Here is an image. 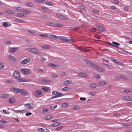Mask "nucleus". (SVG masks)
Segmentation results:
<instances>
[{"instance_id":"c03bdc74","label":"nucleus","mask_w":132,"mask_h":132,"mask_svg":"<svg viewBox=\"0 0 132 132\" xmlns=\"http://www.w3.org/2000/svg\"><path fill=\"white\" fill-rule=\"evenodd\" d=\"M15 10L21 12L22 11V8L20 7H18Z\"/></svg>"},{"instance_id":"49530a36","label":"nucleus","mask_w":132,"mask_h":132,"mask_svg":"<svg viewBox=\"0 0 132 132\" xmlns=\"http://www.w3.org/2000/svg\"><path fill=\"white\" fill-rule=\"evenodd\" d=\"M46 4L50 6H52L53 5V3L52 2H47L46 3Z\"/></svg>"},{"instance_id":"ea45409f","label":"nucleus","mask_w":132,"mask_h":132,"mask_svg":"<svg viewBox=\"0 0 132 132\" xmlns=\"http://www.w3.org/2000/svg\"><path fill=\"white\" fill-rule=\"evenodd\" d=\"M89 94L91 96H95L96 95V93L94 91H93L90 93Z\"/></svg>"},{"instance_id":"13d9d810","label":"nucleus","mask_w":132,"mask_h":132,"mask_svg":"<svg viewBox=\"0 0 132 132\" xmlns=\"http://www.w3.org/2000/svg\"><path fill=\"white\" fill-rule=\"evenodd\" d=\"M3 113L5 114H10V112L9 111L6 112L5 110H3Z\"/></svg>"},{"instance_id":"4c0bfd02","label":"nucleus","mask_w":132,"mask_h":132,"mask_svg":"<svg viewBox=\"0 0 132 132\" xmlns=\"http://www.w3.org/2000/svg\"><path fill=\"white\" fill-rule=\"evenodd\" d=\"M62 107H67L68 106V104L67 103H63L62 104Z\"/></svg>"},{"instance_id":"79ce46f5","label":"nucleus","mask_w":132,"mask_h":132,"mask_svg":"<svg viewBox=\"0 0 132 132\" xmlns=\"http://www.w3.org/2000/svg\"><path fill=\"white\" fill-rule=\"evenodd\" d=\"M28 31L29 33L32 35H35L36 34V32L34 31H31L30 30H28Z\"/></svg>"},{"instance_id":"e433bc0d","label":"nucleus","mask_w":132,"mask_h":132,"mask_svg":"<svg viewBox=\"0 0 132 132\" xmlns=\"http://www.w3.org/2000/svg\"><path fill=\"white\" fill-rule=\"evenodd\" d=\"M99 84L100 86H102L105 85V83L103 81H101L99 82Z\"/></svg>"},{"instance_id":"052dcab7","label":"nucleus","mask_w":132,"mask_h":132,"mask_svg":"<svg viewBox=\"0 0 132 132\" xmlns=\"http://www.w3.org/2000/svg\"><path fill=\"white\" fill-rule=\"evenodd\" d=\"M48 111V109L46 108L43 109V112L44 113H45Z\"/></svg>"},{"instance_id":"f03ea898","label":"nucleus","mask_w":132,"mask_h":132,"mask_svg":"<svg viewBox=\"0 0 132 132\" xmlns=\"http://www.w3.org/2000/svg\"><path fill=\"white\" fill-rule=\"evenodd\" d=\"M85 61L87 64L91 66L92 67L98 70L99 71H101L102 72H103L102 68L97 65L96 64H93L91 61L88 60L86 59Z\"/></svg>"},{"instance_id":"39448f33","label":"nucleus","mask_w":132,"mask_h":132,"mask_svg":"<svg viewBox=\"0 0 132 132\" xmlns=\"http://www.w3.org/2000/svg\"><path fill=\"white\" fill-rule=\"evenodd\" d=\"M29 50L32 53L37 54H40L41 53L40 51L34 48H30Z\"/></svg>"},{"instance_id":"a211bd4d","label":"nucleus","mask_w":132,"mask_h":132,"mask_svg":"<svg viewBox=\"0 0 132 132\" xmlns=\"http://www.w3.org/2000/svg\"><path fill=\"white\" fill-rule=\"evenodd\" d=\"M50 38L52 39H56L57 38V37L55 35H51L50 36Z\"/></svg>"},{"instance_id":"ddd939ff","label":"nucleus","mask_w":132,"mask_h":132,"mask_svg":"<svg viewBox=\"0 0 132 132\" xmlns=\"http://www.w3.org/2000/svg\"><path fill=\"white\" fill-rule=\"evenodd\" d=\"M79 75L82 78L87 77L88 76V75L83 72H80L79 74Z\"/></svg>"},{"instance_id":"473e14b6","label":"nucleus","mask_w":132,"mask_h":132,"mask_svg":"<svg viewBox=\"0 0 132 132\" xmlns=\"http://www.w3.org/2000/svg\"><path fill=\"white\" fill-rule=\"evenodd\" d=\"M50 48V46L48 45H46L43 46V48L44 49H48Z\"/></svg>"},{"instance_id":"f257e3e1","label":"nucleus","mask_w":132,"mask_h":132,"mask_svg":"<svg viewBox=\"0 0 132 132\" xmlns=\"http://www.w3.org/2000/svg\"><path fill=\"white\" fill-rule=\"evenodd\" d=\"M13 76L19 82L28 81L25 79H23L21 77L20 75V73L18 71H14L13 73Z\"/></svg>"},{"instance_id":"c9c22d12","label":"nucleus","mask_w":132,"mask_h":132,"mask_svg":"<svg viewBox=\"0 0 132 132\" xmlns=\"http://www.w3.org/2000/svg\"><path fill=\"white\" fill-rule=\"evenodd\" d=\"M13 110L14 112L16 113H21V110Z\"/></svg>"},{"instance_id":"a878e982","label":"nucleus","mask_w":132,"mask_h":132,"mask_svg":"<svg viewBox=\"0 0 132 132\" xmlns=\"http://www.w3.org/2000/svg\"><path fill=\"white\" fill-rule=\"evenodd\" d=\"M16 16L17 17L21 18L24 16V14L22 13H18L16 14Z\"/></svg>"},{"instance_id":"9b49d317","label":"nucleus","mask_w":132,"mask_h":132,"mask_svg":"<svg viewBox=\"0 0 132 132\" xmlns=\"http://www.w3.org/2000/svg\"><path fill=\"white\" fill-rule=\"evenodd\" d=\"M42 93L41 91L38 90L35 92L34 95L35 96L38 97L40 95H41Z\"/></svg>"},{"instance_id":"2f4dec72","label":"nucleus","mask_w":132,"mask_h":132,"mask_svg":"<svg viewBox=\"0 0 132 132\" xmlns=\"http://www.w3.org/2000/svg\"><path fill=\"white\" fill-rule=\"evenodd\" d=\"M62 90L63 91H66L68 90V89L67 86H65L62 88Z\"/></svg>"},{"instance_id":"1a4fd4ad","label":"nucleus","mask_w":132,"mask_h":132,"mask_svg":"<svg viewBox=\"0 0 132 132\" xmlns=\"http://www.w3.org/2000/svg\"><path fill=\"white\" fill-rule=\"evenodd\" d=\"M8 58L9 60L12 61H15L16 60V59L15 57L11 55H8Z\"/></svg>"},{"instance_id":"8fccbe9b","label":"nucleus","mask_w":132,"mask_h":132,"mask_svg":"<svg viewBox=\"0 0 132 132\" xmlns=\"http://www.w3.org/2000/svg\"><path fill=\"white\" fill-rule=\"evenodd\" d=\"M2 24L4 26L6 27H7L8 26V24H7V23L6 22H3V23Z\"/></svg>"},{"instance_id":"7ed1b4c3","label":"nucleus","mask_w":132,"mask_h":132,"mask_svg":"<svg viewBox=\"0 0 132 132\" xmlns=\"http://www.w3.org/2000/svg\"><path fill=\"white\" fill-rule=\"evenodd\" d=\"M12 90L15 92L17 93H19L22 94L27 95V92L25 90L20 89L18 88L13 87Z\"/></svg>"},{"instance_id":"412c9836","label":"nucleus","mask_w":132,"mask_h":132,"mask_svg":"<svg viewBox=\"0 0 132 132\" xmlns=\"http://www.w3.org/2000/svg\"><path fill=\"white\" fill-rule=\"evenodd\" d=\"M45 25L46 26H54V24L53 23L49 22L46 23L45 24Z\"/></svg>"},{"instance_id":"864d4df0","label":"nucleus","mask_w":132,"mask_h":132,"mask_svg":"<svg viewBox=\"0 0 132 132\" xmlns=\"http://www.w3.org/2000/svg\"><path fill=\"white\" fill-rule=\"evenodd\" d=\"M64 83L66 85H69L70 84V81L68 80H67L65 81L64 82Z\"/></svg>"},{"instance_id":"aec40b11","label":"nucleus","mask_w":132,"mask_h":132,"mask_svg":"<svg viewBox=\"0 0 132 132\" xmlns=\"http://www.w3.org/2000/svg\"><path fill=\"white\" fill-rule=\"evenodd\" d=\"M16 50L17 48H11L9 51V52L10 53H14L16 51Z\"/></svg>"},{"instance_id":"0e129e2a","label":"nucleus","mask_w":132,"mask_h":132,"mask_svg":"<svg viewBox=\"0 0 132 132\" xmlns=\"http://www.w3.org/2000/svg\"><path fill=\"white\" fill-rule=\"evenodd\" d=\"M80 99L81 101H85L86 100V98L85 97H80Z\"/></svg>"},{"instance_id":"774afa93","label":"nucleus","mask_w":132,"mask_h":132,"mask_svg":"<svg viewBox=\"0 0 132 132\" xmlns=\"http://www.w3.org/2000/svg\"><path fill=\"white\" fill-rule=\"evenodd\" d=\"M32 114V113L31 112H28L26 113V115L27 116H30Z\"/></svg>"},{"instance_id":"4468645a","label":"nucleus","mask_w":132,"mask_h":132,"mask_svg":"<svg viewBox=\"0 0 132 132\" xmlns=\"http://www.w3.org/2000/svg\"><path fill=\"white\" fill-rule=\"evenodd\" d=\"M61 124V123L59 122H55L54 123H52L50 125V126L51 127H54L60 125Z\"/></svg>"},{"instance_id":"3c124183","label":"nucleus","mask_w":132,"mask_h":132,"mask_svg":"<svg viewBox=\"0 0 132 132\" xmlns=\"http://www.w3.org/2000/svg\"><path fill=\"white\" fill-rule=\"evenodd\" d=\"M41 8L42 9L45 10H48V9L45 6H43L41 7Z\"/></svg>"},{"instance_id":"f8f14e48","label":"nucleus","mask_w":132,"mask_h":132,"mask_svg":"<svg viewBox=\"0 0 132 132\" xmlns=\"http://www.w3.org/2000/svg\"><path fill=\"white\" fill-rule=\"evenodd\" d=\"M98 85L97 84L95 83H93L90 84L89 86V88H94L97 87Z\"/></svg>"},{"instance_id":"c756f323","label":"nucleus","mask_w":132,"mask_h":132,"mask_svg":"<svg viewBox=\"0 0 132 132\" xmlns=\"http://www.w3.org/2000/svg\"><path fill=\"white\" fill-rule=\"evenodd\" d=\"M59 38L62 41L65 42L66 39L65 37L62 36H59Z\"/></svg>"},{"instance_id":"0eeeda50","label":"nucleus","mask_w":132,"mask_h":132,"mask_svg":"<svg viewBox=\"0 0 132 132\" xmlns=\"http://www.w3.org/2000/svg\"><path fill=\"white\" fill-rule=\"evenodd\" d=\"M122 99L124 100L127 101H132V97L129 96H126L122 97Z\"/></svg>"},{"instance_id":"c85d7f7f","label":"nucleus","mask_w":132,"mask_h":132,"mask_svg":"<svg viewBox=\"0 0 132 132\" xmlns=\"http://www.w3.org/2000/svg\"><path fill=\"white\" fill-rule=\"evenodd\" d=\"M124 92L127 93H132V90L130 89H128L124 90Z\"/></svg>"},{"instance_id":"bf43d9fd","label":"nucleus","mask_w":132,"mask_h":132,"mask_svg":"<svg viewBox=\"0 0 132 132\" xmlns=\"http://www.w3.org/2000/svg\"><path fill=\"white\" fill-rule=\"evenodd\" d=\"M97 29L96 28H92L91 29V30L93 32H95L96 31Z\"/></svg>"},{"instance_id":"4d7b16f0","label":"nucleus","mask_w":132,"mask_h":132,"mask_svg":"<svg viewBox=\"0 0 132 132\" xmlns=\"http://www.w3.org/2000/svg\"><path fill=\"white\" fill-rule=\"evenodd\" d=\"M63 128L62 126H60L59 127H57L56 128V130H60L62 129Z\"/></svg>"},{"instance_id":"6e6552de","label":"nucleus","mask_w":132,"mask_h":132,"mask_svg":"<svg viewBox=\"0 0 132 132\" xmlns=\"http://www.w3.org/2000/svg\"><path fill=\"white\" fill-rule=\"evenodd\" d=\"M30 61V59L26 58L22 61L21 62V63L23 64H26L29 63Z\"/></svg>"},{"instance_id":"7c9ffc66","label":"nucleus","mask_w":132,"mask_h":132,"mask_svg":"<svg viewBox=\"0 0 132 132\" xmlns=\"http://www.w3.org/2000/svg\"><path fill=\"white\" fill-rule=\"evenodd\" d=\"M8 96V95L6 94H2L1 96V97L3 98H7Z\"/></svg>"},{"instance_id":"37998d69","label":"nucleus","mask_w":132,"mask_h":132,"mask_svg":"<svg viewBox=\"0 0 132 132\" xmlns=\"http://www.w3.org/2000/svg\"><path fill=\"white\" fill-rule=\"evenodd\" d=\"M23 12L25 13L26 14H30L31 13V11L30 10H24L23 11Z\"/></svg>"},{"instance_id":"e2e57ef3","label":"nucleus","mask_w":132,"mask_h":132,"mask_svg":"<svg viewBox=\"0 0 132 132\" xmlns=\"http://www.w3.org/2000/svg\"><path fill=\"white\" fill-rule=\"evenodd\" d=\"M0 122L1 123H7V121H5L3 119H1V120Z\"/></svg>"},{"instance_id":"603ef678","label":"nucleus","mask_w":132,"mask_h":132,"mask_svg":"<svg viewBox=\"0 0 132 132\" xmlns=\"http://www.w3.org/2000/svg\"><path fill=\"white\" fill-rule=\"evenodd\" d=\"M42 88L46 92H48L49 90L48 88L46 87H44L43 88Z\"/></svg>"},{"instance_id":"20e7f679","label":"nucleus","mask_w":132,"mask_h":132,"mask_svg":"<svg viewBox=\"0 0 132 132\" xmlns=\"http://www.w3.org/2000/svg\"><path fill=\"white\" fill-rule=\"evenodd\" d=\"M52 93L53 95L57 97L62 96L64 95L63 93H61L59 92L55 91H53Z\"/></svg>"},{"instance_id":"a18cd8bd","label":"nucleus","mask_w":132,"mask_h":132,"mask_svg":"<svg viewBox=\"0 0 132 132\" xmlns=\"http://www.w3.org/2000/svg\"><path fill=\"white\" fill-rule=\"evenodd\" d=\"M38 130L39 131H40L42 132H44L45 129L43 128H38Z\"/></svg>"},{"instance_id":"6e6d98bb","label":"nucleus","mask_w":132,"mask_h":132,"mask_svg":"<svg viewBox=\"0 0 132 132\" xmlns=\"http://www.w3.org/2000/svg\"><path fill=\"white\" fill-rule=\"evenodd\" d=\"M36 1L38 3H43L44 2L45 0H36Z\"/></svg>"},{"instance_id":"09e8293b","label":"nucleus","mask_w":132,"mask_h":132,"mask_svg":"<svg viewBox=\"0 0 132 132\" xmlns=\"http://www.w3.org/2000/svg\"><path fill=\"white\" fill-rule=\"evenodd\" d=\"M60 19H61L63 20H68L67 18L65 16H64L61 15V17L60 18Z\"/></svg>"},{"instance_id":"dca6fc26","label":"nucleus","mask_w":132,"mask_h":132,"mask_svg":"<svg viewBox=\"0 0 132 132\" xmlns=\"http://www.w3.org/2000/svg\"><path fill=\"white\" fill-rule=\"evenodd\" d=\"M48 65L50 67H52L53 68L57 67L59 66V65L57 64H54L52 63H50L48 64Z\"/></svg>"},{"instance_id":"5701e85b","label":"nucleus","mask_w":132,"mask_h":132,"mask_svg":"<svg viewBox=\"0 0 132 132\" xmlns=\"http://www.w3.org/2000/svg\"><path fill=\"white\" fill-rule=\"evenodd\" d=\"M42 81H44L46 84H49L51 83V81L50 80L42 79Z\"/></svg>"},{"instance_id":"69168bd1","label":"nucleus","mask_w":132,"mask_h":132,"mask_svg":"<svg viewBox=\"0 0 132 132\" xmlns=\"http://www.w3.org/2000/svg\"><path fill=\"white\" fill-rule=\"evenodd\" d=\"M26 5L28 6H31L32 5V4L31 3H27Z\"/></svg>"},{"instance_id":"9d476101","label":"nucleus","mask_w":132,"mask_h":132,"mask_svg":"<svg viewBox=\"0 0 132 132\" xmlns=\"http://www.w3.org/2000/svg\"><path fill=\"white\" fill-rule=\"evenodd\" d=\"M95 25L98 28L99 31L101 32H104L105 31L104 28L101 25L98 24H96Z\"/></svg>"},{"instance_id":"6ab92c4d","label":"nucleus","mask_w":132,"mask_h":132,"mask_svg":"<svg viewBox=\"0 0 132 132\" xmlns=\"http://www.w3.org/2000/svg\"><path fill=\"white\" fill-rule=\"evenodd\" d=\"M79 50L80 51H82L84 52H88L89 51V50L86 49L85 48L82 47H80L79 48Z\"/></svg>"},{"instance_id":"680f3d73","label":"nucleus","mask_w":132,"mask_h":132,"mask_svg":"<svg viewBox=\"0 0 132 132\" xmlns=\"http://www.w3.org/2000/svg\"><path fill=\"white\" fill-rule=\"evenodd\" d=\"M11 43V41L9 40H7L5 42V43L7 45L10 44Z\"/></svg>"},{"instance_id":"4be33fe9","label":"nucleus","mask_w":132,"mask_h":132,"mask_svg":"<svg viewBox=\"0 0 132 132\" xmlns=\"http://www.w3.org/2000/svg\"><path fill=\"white\" fill-rule=\"evenodd\" d=\"M120 77L121 78L125 79L126 80H128V78L125 75H121L120 76Z\"/></svg>"},{"instance_id":"393cba45","label":"nucleus","mask_w":132,"mask_h":132,"mask_svg":"<svg viewBox=\"0 0 132 132\" xmlns=\"http://www.w3.org/2000/svg\"><path fill=\"white\" fill-rule=\"evenodd\" d=\"M24 105L27 106L28 109H32L33 108V106L30 104H26Z\"/></svg>"},{"instance_id":"72a5a7b5","label":"nucleus","mask_w":132,"mask_h":132,"mask_svg":"<svg viewBox=\"0 0 132 132\" xmlns=\"http://www.w3.org/2000/svg\"><path fill=\"white\" fill-rule=\"evenodd\" d=\"M111 60L114 63L116 64L118 63V60H117L115 59H111Z\"/></svg>"},{"instance_id":"338daca9","label":"nucleus","mask_w":132,"mask_h":132,"mask_svg":"<svg viewBox=\"0 0 132 132\" xmlns=\"http://www.w3.org/2000/svg\"><path fill=\"white\" fill-rule=\"evenodd\" d=\"M71 42V40L70 39H66L65 42L70 43Z\"/></svg>"},{"instance_id":"f704fd0d","label":"nucleus","mask_w":132,"mask_h":132,"mask_svg":"<svg viewBox=\"0 0 132 132\" xmlns=\"http://www.w3.org/2000/svg\"><path fill=\"white\" fill-rule=\"evenodd\" d=\"M39 35L42 37H47L48 36V35L47 34H40Z\"/></svg>"},{"instance_id":"bb28decb","label":"nucleus","mask_w":132,"mask_h":132,"mask_svg":"<svg viewBox=\"0 0 132 132\" xmlns=\"http://www.w3.org/2000/svg\"><path fill=\"white\" fill-rule=\"evenodd\" d=\"M53 116L52 115H49L45 117V119L46 120H49L52 118Z\"/></svg>"},{"instance_id":"2eb2a0df","label":"nucleus","mask_w":132,"mask_h":132,"mask_svg":"<svg viewBox=\"0 0 132 132\" xmlns=\"http://www.w3.org/2000/svg\"><path fill=\"white\" fill-rule=\"evenodd\" d=\"M8 101L10 103L12 104L15 102V100L14 98H11L9 99Z\"/></svg>"},{"instance_id":"cd10ccee","label":"nucleus","mask_w":132,"mask_h":132,"mask_svg":"<svg viewBox=\"0 0 132 132\" xmlns=\"http://www.w3.org/2000/svg\"><path fill=\"white\" fill-rule=\"evenodd\" d=\"M6 12L8 13L11 14H15L14 12L12 11L11 10H8Z\"/></svg>"},{"instance_id":"423d86ee","label":"nucleus","mask_w":132,"mask_h":132,"mask_svg":"<svg viewBox=\"0 0 132 132\" xmlns=\"http://www.w3.org/2000/svg\"><path fill=\"white\" fill-rule=\"evenodd\" d=\"M21 71L22 73L25 74H27L31 72V71L28 69H21Z\"/></svg>"},{"instance_id":"58836bf2","label":"nucleus","mask_w":132,"mask_h":132,"mask_svg":"<svg viewBox=\"0 0 132 132\" xmlns=\"http://www.w3.org/2000/svg\"><path fill=\"white\" fill-rule=\"evenodd\" d=\"M71 29L75 30H78L79 29V28L77 27H73L71 28Z\"/></svg>"},{"instance_id":"b1692460","label":"nucleus","mask_w":132,"mask_h":132,"mask_svg":"<svg viewBox=\"0 0 132 132\" xmlns=\"http://www.w3.org/2000/svg\"><path fill=\"white\" fill-rule=\"evenodd\" d=\"M14 21L16 22H18L20 23H22L23 22V21L20 19H16L14 20Z\"/></svg>"},{"instance_id":"de8ad7c7","label":"nucleus","mask_w":132,"mask_h":132,"mask_svg":"<svg viewBox=\"0 0 132 132\" xmlns=\"http://www.w3.org/2000/svg\"><path fill=\"white\" fill-rule=\"evenodd\" d=\"M57 106L56 105L52 106L50 107V109H54L57 108Z\"/></svg>"},{"instance_id":"f3484780","label":"nucleus","mask_w":132,"mask_h":132,"mask_svg":"<svg viewBox=\"0 0 132 132\" xmlns=\"http://www.w3.org/2000/svg\"><path fill=\"white\" fill-rule=\"evenodd\" d=\"M112 43L113 44V46L114 47L117 48L118 47H117V46L120 45V44L116 42H113Z\"/></svg>"},{"instance_id":"a19ab883","label":"nucleus","mask_w":132,"mask_h":132,"mask_svg":"<svg viewBox=\"0 0 132 132\" xmlns=\"http://www.w3.org/2000/svg\"><path fill=\"white\" fill-rule=\"evenodd\" d=\"M54 26L55 27H61L62 26V24L60 23H57L55 24Z\"/></svg>"},{"instance_id":"5fc2aeb1","label":"nucleus","mask_w":132,"mask_h":132,"mask_svg":"<svg viewBox=\"0 0 132 132\" xmlns=\"http://www.w3.org/2000/svg\"><path fill=\"white\" fill-rule=\"evenodd\" d=\"M4 65L0 62V69H2L4 67Z\"/></svg>"}]
</instances>
